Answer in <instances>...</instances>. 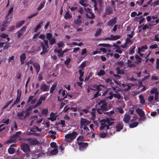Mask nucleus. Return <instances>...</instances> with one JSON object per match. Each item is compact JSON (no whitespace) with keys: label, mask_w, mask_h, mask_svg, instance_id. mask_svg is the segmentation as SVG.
Returning <instances> with one entry per match:
<instances>
[{"label":"nucleus","mask_w":159,"mask_h":159,"mask_svg":"<svg viewBox=\"0 0 159 159\" xmlns=\"http://www.w3.org/2000/svg\"><path fill=\"white\" fill-rule=\"evenodd\" d=\"M98 105H101L100 108L97 110L98 113L101 114L107 111V103L105 99L100 100L98 102Z\"/></svg>","instance_id":"1"},{"label":"nucleus","mask_w":159,"mask_h":159,"mask_svg":"<svg viewBox=\"0 0 159 159\" xmlns=\"http://www.w3.org/2000/svg\"><path fill=\"white\" fill-rule=\"evenodd\" d=\"M77 143L79 146V149L80 150H83L87 147L88 145V143L81 141L84 140L83 137L82 136H80L78 137L77 138Z\"/></svg>","instance_id":"2"},{"label":"nucleus","mask_w":159,"mask_h":159,"mask_svg":"<svg viewBox=\"0 0 159 159\" xmlns=\"http://www.w3.org/2000/svg\"><path fill=\"white\" fill-rule=\"evenodd\" d=\"M21 131H18L16 132L15 134H13V136L6 142V143L8 144L9 143H12L16 140V138L18 137L19 135L21 134Z\"/></svg>","instance_id":"3"},{"label":"nucleus","mask_w":159,"mask_h":159,"mask_svg":"<svg viewBox=\"0 0 159 159\" xmlns=\"http://www.w3.org/2000/svg\"><path fill=\"white\" fill-rule=\"evenodd\" d=\"M78 134L76 132H73L71 133L68 134L66 135L65 137L67 139L70 140H71L70 141H71L75 138L76 136Z\"/></svg>","instance_id":"4"},{"label":"nucleus","mask_w":159,"mask_h":159,"mask_svg":"<svg viewBox=\"0 0 159 159\" xmlns=\"http://www.w3.org/2000/svg\"><path fill=\"white\" fill-rule=\"evenodd\" d=\"M136 112L140 117V120L144 121L146 118L144 111L141 109L138 108L136 110Z\"/></svg>","instance_id":"5"},{"label":"nucleus","mask_w":159,"mask_h":159,"mask_svg":"<svg viewBox=\"0 0 159 159\" xmlns=\"http://www.w3.org/2000/svg\"><path fill=\"white\" fill-rule=\"evenodd\" d=\"M20 147L21 149L25 152L27 153L30 151L29 146L26 143H22Z\"/></svg>","instance_id":"6"},{"label":"nucleus","mask_w":159,"mask_h":159,"mask_svg":"<svg viewBox=\"0 0 159 159\" xmlns=\"http://www.w3.org/2000/svg\"><path fill=\"white\" fill-rule=\"evenodd\" d=\"M80 125L81 127L85 125L87 126L90 123V122L87 119L81 118L80 120Z\"/></svg>","instance_id":"7"},{"label":"nucleus","mask_w":159,"mask_h":159,"mask_svg":"<svg viewBox=\"0 0 159 159\" xmlns=\"http://www.w3.org/2000/svg\"><path fill=\"white\" fill-rule=\"evenodd\" d=\"M27 27L26 25H25L17 32V36L18 37H20L24 33Z\"/></svg>","instance_id":"8"},{"label":"nucleus","mask_w":159,"mask_h":159,"mask_svg":"<svg viewBox=\"0 0 159 159\" xmlns=\"http://www.w3.org/2000/svg\"><path fill=\"white\" fill-rule=\"evenodd\" d=\"M117 18L115 17L109 20L107 23V25L108 26H113L116 23Z\"/></svg>","instance_id":"9"},{"label":"nucleus","mask_w":159,"mask_h":159,"mask_svg":"<svg viewBox=\"0 0 159 159\" xmlns=\"http://www.w3.org/2000/svg\"><path fill=\"white\" fill-rule=\"evenodd\" d=\"M61 93L62 97L64 98H66L67 96V93L65 90L62 89H61L58 90V93L60 94Z\"/></svg>","instance_id":"10"},{"label":"nucleus","mask_w":159,"mask_h":159,"mask_svg":"<svg viewBox=\"0 0 159 159\" xmlns=\"http://www.w3.org/2000/svg\"><path fill=\"white\" fill-rule=\"evenodd\" d=\"M131 115L129 114H125L123 119L124 122L125 123H128L131 117Z\"/></svg>","instance_id":"11"},{"label":"nucleus","mask_w":159,"mask_h":159,"mask_svg":"<svg viewBox=\"0 0 159 159\" xmlns=\"http://www.w3.org/2000/svg\"><path fill=\"white\" fill-rule=\"evenodd\" d=\"M33 65L35 69L37 74H38L40 69V66L39 64L36 62H34L33 63Z\"/></svg>","instance_id":"12"},{"label":"nucleus","mask_w":159,"mask_h":159,"mask_svg":"<svg viewBox=\"0 0 159 159\" xmlns=\"http://www.w3.org/2000/svg\"><path fill=\"white\" fill-rule=\"evenodd\" d=\"M49 87L46 84L42 85L40 86V89L43 92H46L49 90Z\"/></svg>","instance_id":"13"},{"label":"nucleus","mask_w":159,"mask_h":159,"mask_svg":"<svg viewBox=\"0 0 159 159\" xmlns=\"http://www.w3.org/2000/svg\"><path fill=\"white\" fill-rule=\"evenodd\" d=\"M123 123H118L116 125V131H119L123 129Z\"/></svg>","instance_id":"14"},{"label":"nucleus","mask_w":159,"mask_h":159,"mask_svg":"<svg viewBox=\"0 0 159 159\" xmlns=\"http://www.w3.org/2000/svg\"><path fill=\"white\" fill-rule=\"evenodd\" d=\"M21 92L19 91V90L17 91V96L16 98V100L15 101L18 104L19 102L20 98L21 96Z\"/></svg>","instance_id":"15"},{"label":"nucleus","mask_w":159,"mask_h":159,"mask_svg":"<svg viewBox=\"0 0 159 159\" xmlns=\"http://www.w3.org/2000/svg\"><path fill=\"white\" fill-rule=\"evenodd\" d=\"M113 9L110 7H107L105 9V14L109 15L112 12Z\"/></svg>","instance_id":"16"},{"label":"nucleus","mask_w":159,"mask_h":159,"mask_svg":"<svg viewBox=\"0 0 159 159\" xmlns=\"http://www.w3.org/2000/svg\"><path fill=\"white\" fill-rule=\"evenodd\" d=\"M25 22V21L24 20H22L17 22L16 23V28H19L20 27L22 26V25L24 24Z\"/></svg>","instance_id":"17"},{"label":"nucleus","mask_w":159,"mask_h":159,"mask_svg":"<svg viewBox=\"0 0 159 159\" xmlns=\"http://www.w3.org/2000/svg\"><path fill=\"white\" fill-rule=\"evenodd\" d=\"M50 117L48 118V120H51L52 121L56 120V118L55 117V114L53 112H52L50 115Z\"/></svg>","instance_id":"18"},{"label":"nucleus","mask_w":159,"mask_h":159,"mask_svg":"<svg viewBox=\"0 0 159 159\" xmlns=\"http://www.w3.org/2000/svg\"><path fill=\"white\" fill-rule=\"evenodd\" d=\"M69 11H67L65 14L64 18L66 20L70 19L72 17V16L69 13Z\"/></svg>","instance_id":"19"},{"label":"nucleus","mask_w":159,"mask_h":159,"mask_svg":"<svg viewBox=\"0 0 159 159\" xmlns=\"http://www.w3.org/2000/svg\"><path fill=\"white\" fill-rule=\"evenodd\" d=\"M110 36L111 37V40H116L120 39L121 37L120 35H111Z\"/></svg>","instance_id":"20"},{"label":"nucleus","mask_w":159,"mask_h":159,"mask_svg":"<svg viewBox=\"0 0 159 159\" xmlns=\"http://www.w3.org/2000/svg\"><path fill=\"white\" fill-rule=\"evenodd\" d=\"M74 23L76 25L80 26L82 23V20L80 19H76L74 20Z\"/></svg>","instance_id":"21"},{"label":"nucleus","mask_w":159,"mask_h":159,"mask_svg":"<svg viewBox=\"0 0 159 159\" xmlns=\"http://www.w3.org/2000/svg\"><path fill=\"white\" fill-rule=\"evenodd\" d=\"M10 7H11L9 9L8 13L7 16H6L7 18V17L9 16L11 14V13L13 12V7H14V4H11L10 5Z\"/></svg>","instance_id":"22"},{"label":"nucleus","mask_w":159,"mask_h":159,"mask_svg":"<svg viewBox=\"0 0 159 159\" xmlns=\"http://www.w3.org/2000/svg\"><path fill=\"white\" fill-rule=\"evenodd\" d=\"M139 98L140 101V103L142 105L144 104L145 103V100L143 98V95H140L139 96Z\"/></svg>","instance_id":"23"},{"label":"nucleus","mask_w":159,"mask_h":159,"mask_svg":"<svg viewBox=\"0 0 159 159\" xmlns=\"http://www.w3.org/2000/svg\"><path fill=\"white\" fill-rule=\"evenodd\" d=\"M102 31V29L100 28H98L97 29L96 33L94 35L96 37L98 36L100 34Z\"/></svg>","instance_id":"24"},{"label":"nucleus","mask_w":159,"mask_h":159,"mask_svg":"<svg viewBox=\"0 0 159 159\" xmlns=\"http://www.w3.org/2000/svg\"><path fill=\"white\" fill-rule=\"evenodd\" d=\"M138 122H135L129 125V127L131 128H133L136 127L138 125Z\"/></svg>","instance_id":"25"},{"label":"nucleus","mask_w":159,"mask_h":159,"mask_svg":"<svg viewBox=\"0 0 159 159\" xmlns=\"http://www.w3.org/2000/svg\"><path fill=\"white\" fill-rule=\"evenodd\" d=\"M135 58L136 59V63H138L140 62L141 60V58L138 55H136L135 56Z\"/></svg>","instance_id":"26"},{"label":"nucleus","mask_w":159,"mask_h":159,"mask_svg":"<svg viewBox=\"0 0 159 159\" xmlns=\"http://www.w3.org/2000/svg\"><path fill=\"white\" fill-rule=\"evenodd\" d=\"M101 47H112V45L109 44H107V43H101L99 44V45Z\"/></svg>","instance_id":"27"},{"label":"nucleus","mask_w":159,"mask_h":159,"mask_svg":"<svg viewBox=\"0 0 159 159\" xmlns=\"http://www.w3.org/2000/svg\"><path fill=\"white\" fill-rule=\"evenodd\" d=\"M39 143V141L36 139H32L31 144L32 145H35Z\"/></svg>","instance_id":"28"},{"label":"nucleus","mask_w":159,"mask_h":159,"mask_svg":"<svg viewBox=\"0 0 159 159\" xmlns=\"http://www.w3.org/2000/svg\"><path fill=\"white\" fill-rule=\"evenodd\" d=\"M8 153L10 154H13L15 152V149L13 148L10 147L8 150Z\"/></svg>","instance_id":"29"},{"label":"nucleus","mask_w":159,"mask_h":159,"mask_svg":"<svg viewBox=\"0 0 159 159\" xmlns=\"http://www.w3.org/2000/svg\"><path fill=\"white\" fill-rule=\"evenodd\" d=\"M57 85L56 84H54L51 86L50 91V93H53L54 90L57 87Z\"/></svg>","instance_id":"30"},{"label":"nucleus","mask_w":159,"mask_h":159,"mask_svg":"<svg viewBox=\"0 0 159 159\" xmlns=\"http://www.w3.org/2000/svg\"><path fill=\"white\" fill-rule=\"evenodd\" d=\"M48 93H47L44 94L43 95L41 96L39 98L42 101H44L46 100V98L48 95Z\"/></svg>","instance_id":"31"},{"label":"nucleus","mask_w":159,"mask_h":159,"mask_svg":"<svg viewBox=\"0 0 159 159\" xmlns=\"http://www.w3.org/2000/svg\"><path fill=\"white\" fill-rule=\"evenodd\" d=\"M89 13L91 14V16H90V15H89L87 13L86 14V16L88 18H90V19H93L95 17V16L94 14L93 13H92L91 12V13Z\"/></svg>","instance_id":"32"},{"label":"nucleus","mask_w":159,"mask_h":159,"mask_svg":"<svg viewBox=\"0 0 159 159\" xmlns=\"http://www.w3.org/2000/svg\"><path fill=\"white\" fill-rule=\"evenodd\" d=\"M40 45L41 47L42 48L43 51H46V52H48L47 48L45 47L43 43V42H41Z\"/></svg>","instance_id":"33"},{"label":"nucleus","mask_w":159,"mask_h":159,"mask_svg":"<svg viewBox=\"0 0 159 159\" xmlns=\"http://www.w3.org/2000/svg\"><path fill=\"white\" fill-rule=\"evenodd\" d=\"M43 23V21L40 22L36 27L35 29L34 30V32H36V31L41 27V25Z\"/></svg>","instance_id":"34"},{"label":"nucleus","mask_w":159,"mask_h":159,"mask_svg":"<svg viewBox=\"0 0 159 159\" xmlns=\"http://www.w3.org/2000/svg\"><path fill=\"white\" fill-rule=\"evenodd\" d=\"M58 152L57 148H56L52 150L51 151L50 153L52 155H55L57 154L58 153Z\"/></svg>","instance_id":"35"},{"label":"nucleus","mask_w":159,"mask_h":159,"mask_svg":"<svg viewBox=\"0 0 159 159\" xmlns=\"http://www.w3.org/2000/svg\"><path fill=\"white\" fill-rule=\"evenodd\" d=\"M117 71V74H124V72L120 70L119 67H118L116 68Z\"/></svg>","instance_id":"36"},{"label":"nucleus","mask_w":159,"mask_h":159,"mask_svg":"<svg viewBox=\"0 0 159 159\" xmlns=\"http://www.w3.org/2000/svg\"><path fill=\"white\" fill-rule=\"evenodd\" d=\"M105 74V71L101 69L99 71L97 75L99 76H101L104 75Z\"/></svg>","instance_id":"37"},{"label":"nucleus","mask_w":159,"mask_h":159,"mask_svg":"<svg viewBox=\"0 0 159 159\" xmlns=\"http://www.w3.org/2000/svg\"><path fill=\"white\" fill-rule=\"evenodd\" d=\"M45 1H44L43 2V3L40 5L38 7L37 9L39 11L43 8L44 7V5L45 3Z\"/></svg>","instance_id":"38"},{"label":"nucleus","mask_w":159,"mask_h":159,"mask_svg":"<svg viewBox=\"0 0 159 159\" xmlns=\"http://www.w3.org/2000/svg\"><path fill=\"white\" fill-rule=\"evenodd\" d=\"M113 95L114 97L117 98L118 99H120L121 98V96L119 93H114Z\"/></svg>","instance_id":"39"},{"label":"nucleus","mask_w":159,"mask_h":159,"mask_svg":"<svg viewBox=\"0 0 159 159\" xmlns=\"http://www.w3.org/2000/svg\"><path fill=\"white\" fill-rule=\"evenodd\" d=\"M47 38L49 41H50V39H52V34L48 33L46 34Z\"/></svg>","instance_id":"40"},{"label":"nucleus","mask_w":159,"mask_h":159,"mask_svg":"<svg viewBox=\"0 0 159 159\" xmlns=\"http://www.w3.org/2000/svg\"><path fill=\"white\" fill-rule=\"evenodd\" d=\"M106 127V129L107 130L109 129L110 128L109 126V125H104L102 124V126L100 127V129H102Z\"/></svg>","instance_id":"41"},{"label":"nucleus","mask_w":159,"mask_h":159,"mask_svg":"<svg viewBox=\"0 0 159 159\" xmlns=\"http://www.w3.org/2000/svg\"><path fill=\"white\" fill-rule=\"evenodd\" d=\"M156 63V68L157 70H159V59L157 58Z\"/></svg>","instance_id":"42"},{"label":"nucleus","mask_w":159,"mask_h":159,"mask_svg":"<svg viewBox=\"0 0 159 159\" xmlns=\"http://www.w3.org/2000/svg\"><path fill=\"white\" fill-rule=\"evenodd\" d=\"M149 48L151 49H154L157 48H158V49H159V48L158 46L156 44L151 45L150 46Z\"/></svg>","instance_id":"43"},{"label":"nucleus","mask_w":159,"mask_h":159,"mask_svg":"<svg viewBox=\"0 0 159 159\" xmlns=\"http://www.w3.org/2000/svg\"><path fill=\"white\" fill-rule=\"evenodd\" d=\"M41 113L45 115H46L48 113V110L47 109L44 108L42 109Z\"/></svg>","instance_id":"44"},{"label":"nucleus","mask_w":159,"mask_h":159,"mask_svg":"<svg viewBox=\"0 0 159 159\" xmlns=\"http://www.w3.org/2000/svg\"><path fill=\"white\" fill-rule=\"evenodd\" d=\"M50 44L51 45H53L56 43V39L55 38H52L50 39Z\"/></svg>","instance_id":"45"},{"label":"nucleus","mask_w":159,"mask_h":159,"mask_svg":"<svg viewBox=\"0 0 159 159\" xmlns=\"http://www.w3.org/2000/svg\"><path fill=\"white\" fill-rule=\"evenodd\" d=\"M106 121L107 122L109 126H111L114 123V121L111 122L110 121H109V120L108 118H106Z\"/></svg>","instance_id":"46"},{"label":"nucleus","mask_w":159,"mask_h":159,"mask_svg":"<svg viewBox=\"0 0 159 159\" xmlns=\"http://www.w3.org/2000/svg\"><path fill=\"white\" fill-rule=\"evenodd\" d=\"M116 110L120 113L122 114L124 112V111L122 108L120 107H118L116 108Z\"/></svg>","instance_id":"47"},{"label":"nucleus","mask_w":159,"mask_h":159,"mask_svg":"<svg viewBox=\"0 0 159 159\" xmlns=\"http://www.w3.org/2000/svg\"><path fill=\"white\" fill-rule=\"evenodd\" d=\"M51 147L52 148H54V149L57 148V144L55 142H52L50 144Z\"/></svg>","instance_id":"48"},{"label":"nucleus","mask_w":159,"mask_h":159,"mask_svg":"<svg viewBox=\"0 0 159 159\" xmlns=\"http://www.w3.org/2000/svg\"><path fill=\"white\" fill-rule=\"evenodd\" d=\"M79 3L82 6L85 7L86 6L87 4L84 2V0H79Z\"/></svg>","instance_id":"49"},{"label":"nucleus","mask_w":159,"mask_h":159,"mask_svg":"<svg viewBox=\"0 0 159 159\" xmlns=\"http://www.w3.org/2000/svg\"><path fill=\"white\" fill-rule=\"evenodd\" d=\"M107 136V133L105 132L101 133L99 134V136L101 138H104Z\"/></svg>","instance_id":"50"},{"label":"nucleus","mask_w":159,"mask_h":159,"mask_svg":"<svg viewBox=\"0 0 159 159\" xmlns=\"http://www.w3.org/2000/svg\"><path fill=\"white\" fill-rule=\"evenodd\" d=\"M115 113V111L114 110L111 111L109 112H105V114H107V115L109 116H111V115Z\"/></svg>","instance_id":"51"},{"label":"nucleus","mask_w":159,"mask_h":159,"mask_svg":"<svg viewBox=\"0 0 159 159\" xmlns=\"http://www.w3.org/2000/svg\"><path fill=\"white\" fill-rule=\"evenodd\" d=\"M159 4V1H157L155 2H153L151 5V6H153V7H155L156 5H158Z\"/></svg>","instance_id":"52"},{"label":"nucleus","mask_w":159,"mask_h":159,"mask_svg":"<svg viewBox=\"0 0 159 159\" xmlns=\"http://www.w3.org/2000/svg\"><path fill=\"white\" fill-rule=\"evenodd\" d=\"M127 63L129 66V67H131L134 65L132 63V61L129 59L127 60Z\"/></svg>","instance_id":"53"},{"label":"nucleus","mask_w":159,"mask_h":159,"mask_svg":"<svg viewBox=\"0 0 159 159\" xmlns=\"http://www.w3.org/2000/svg\"><path fill=\"white\" fill-rule=\"evenodd\" d=\"M154 41L157 42L159 41V35L158 34L155 35L154 39Z\"/></svg>","instance_id":"54"},{"label":"nucleus","mask_w":159,"mask_h":159,"mask_svg":"<svg viewBox=\"0 0 159 159\" xmlns=\"http://www.w3.org/2000/svg\"><path fill=\"white\" fill-rule=\"evenodd\" d=\"M0 36L3 39H5L8 36V35L7 34H6L5 33H2L1 34Z\"/></svg>","instance_id":"55"},{"label":"nucleus","mask_w":159,"mask_h":159,"mask_svg":"<svg viewBox=\"0 0 159 159\" xmlns=\"http://www.w3.org/2000/svg\"><path fill=\"white\" fill-rule=\"evenodd\" d=\"M57 45L59 48L63 47L64 45L63 42L62 41L60 42L57 43Z\"/></svg>","instance_id":"56"},{"label":"nucleus","mask_w":159,"mask_h":159,"mask_svg":"<svg viewBox=\"0 0 159 159\" xmlns=\"http://www.w3.org/2000/svg\"><path fill=\"white\" fill-rule=\"evenodd\" d=\"M42 101L39 98V100L36 103V104L34 107H37L40 105H41L42 103Z\"/></svg>","instance_id":"57"},{"label":"nucleus","mask_w":159,"mask_h":159,"mask_svg":"<svg viewBox=\"0 0 159 159\" xmlns=\"http://www.w3.org/2000/svg\"><path fill=\"white\" fill-rule=\"evenodd\" d=\"M26 59V56L25 53H23L20 56V60H24Z\"/></svg>","instance_id":"58"},{"label":"nucleus","mask_w":159,"mask_h":159,"mask_svg":"<svg viewBox=\"0 0 159 159\" xmlns=\"http://www.w3.org/2000/svg\"><path fill=\"white\" fill-rule=\"evenodd\" d=\"M136 47L134 46L130 51V54H133L134 52V49Z\"/></svg>","instance_id":"59"},{"label":"nucleus","mask_w":159,"mask_h":159,"mask_svg":"<svg viewBox=\"0 0 159 159\" xmlns=\"http://www.w3.org/2000/svg\"><path fill=\"white\" fill-rule=\"evenodd\" d=\"M24 112V111H22L21 112H18L17 114V116L20 117L24 115L23 113Z\"/></svg>","instance_id":"60"},{"label":"nucleus","mask_w":159,"mask_h":159,"mask_svg":"<svg viewBox=\"0 0 159 159\" xmlns=\"http://www.w3.org/2000/svg\"><path fill=\"white\" fill-rule=\"evenodd\" d=\"M131 34H128L127 35V38H129L130 39V38H131L133 37V34H134V32H132Z\"/></svg>","instance_id":"61"},{"label":"nucleus","mask_w":159,"mask_h":159,"mask_svg":"<svg viewBox=\"0 0 159 159\" xmlns=\"http://www.w3.org/2000/svg\"><path fill=\"white\" fill-rule=\"evenodd\" d=\"M71 59L70 58H67L65 61V64L66 65L69 64L70 62V61Z\"/></svg>","instance_id":"62"},{"label":"nucleus","mask_w":159,"mask_h":159,"mask_svg":"<svg viewBox=\"0 0 159 159\" xmlns=\"http://www.w3.org/2000/svg\"><path fill=\"white\" fill-rule=\"evenodd\" d=\"M15 29V27L14 26H11L9 27V30L8 31L9 32H11L14 30Z\"/></svg>","instance_id":"63"},{"label":"nucleus","mask_w":159,"mask_h":159,"mask_svg":"<svg viewBox=\"0 0 159 159\" xmlns=\"http://www.w3.org/2000/svg\"><path fill=\"white\" fill-rule=\"evenodd\" d=\"M87 52V51L86 50V48H84L82 50V52H81V55H85Z\"/></svg>","instance_id":"64"}]
</instances>
